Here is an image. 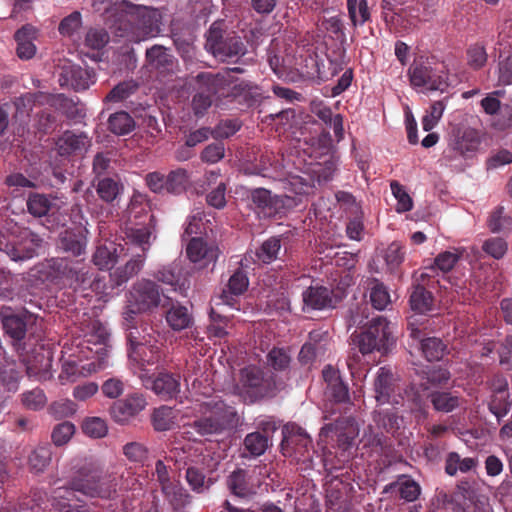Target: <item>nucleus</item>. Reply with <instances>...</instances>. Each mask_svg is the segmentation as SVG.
Instances as JSON below:
<instances>
[{"instance_id":"nucleus-22","label":"nucleus","mask_w":512,"mask_h":512,"mask_svg":"<svg viewBox=\"0 0 512 512\" xmlns=\"http://www.w3.org/2000/svg\"><path fill=\"white\" fill-rule=\"evenodd\" d=\"M123 247L109 239H101L92 256V261L100 270H110L120 258Z\"/></svg>"},{"instance_id":"nucleus-64","label":"nucleus","mask_w":512,"mask_h":512,"mask_svg":"<svg viewBox=\"0 0 512 512\" xmlns=\"http://www.w3.org/2000/svg\"><path fill=\"white\" fill-rule=\"evenodd\" d=\"M28 211L37 217L44 216L50 208L49 200L40 194H33L27 201Z\"/></svg>"},{"instance_id":"nucleus-31","label":"nucleus","mask_w":512,"mask_h":512,"mask_svg":"<svg viewBox=\"0 0 512 512\" xmlns=\"http://www.w3.org/2000/svg\"><path fill=\"white\" fill-rule=\"evenodd\" d=\"M160 488L164 498L174 509L182 508L190 502L189 494L175 479L162 485Z\"/></svg>"},{"instance_id":"nucleus-30","label":"nucleus","mask_w":512,"mask_h":512,"mask_svg":"<svg viewBox=\"0 0 512 512\" xmlns=\"http://www.w3.org/2000/svg\"><path fill=\"white\" fill-rule=\"evenodd\" d=\"M67 69L66 84L69 83L75 91L86 90L95 82L93 72L87 68L71 65L69 67L66 66Z\"/></svg>"},{"instance_id":"nucleus-26","label":"nucleus","mask_w":512,"mask_h":512,"mask_svg":"<svg viewBox=\"0 0 512 512\" xmlns=\"http://www.w3.org/2000/svg\"><path fill=\"white\" fill-rule=\"evenodd\" d=\"M410 335L414 340L420 341V348L424 357L428 361L440 360L446 350V346L441 339L437 337H428L421 339V330L414 326V323L409 324Z\"/></svg>"},{"instance_id":"nucleus-50","label":"nucleus","mask_w":512,"mask_h":512,"mask_svg":"<svg viewBox=\"0 0 512 512\" xmlns=\"http://www.w3.org/2000/svg\"><path fill=\"white\" fill-rule=\"evenodd\" d=\"M510 406L508 392L492 394L488 405L490 412L497 418L498 422L508 414Z\"/></svg>"},{"instance_id":"nucleus-12","label":"nucleus","mask_w":512,"mask_h":512,"mask_svg":"<svg viewBox=\"0 0 512 512\" xmlns=\"http://www.w3.org/2000/svg\"><path fill=\"white\" fill-rule=\"evenodd\" d=\"M169 458L179 466L200 465L207 473L217 469L218 459L211 453H204V444L200 441L176 442L170 451Z\"/></svg>"},{"instance_id":"nucleus-43","label":"nucleus","mask_w":512,"mask_h":512,"mask_svg":"<svg viewBox=\"0 0 512 512\" xmlns=\"http://www.w3.org/2000/svg\"><path fill=\"white\" fill-rule=\"evenodd\" d=\"M190 176L185 169L172 170L166 176V191L170 193H181L189 184Z\"/></svg>"},{"instance_id":"nucleus-35","label":"nucleus","mask_w":512,"mask_h":512,"mask_svg":"<svg viewBox=\"0 0 512 512\" xmlns=\"http://www.w3.org/2000/svg\"><path fill=\"white\" fill-rule=\"evenodd\" d=\"M229 489L239 497H246L255 493V488L249 483L247 472L244 470L234 471L227 480Z\"/></svg>"},{"instance_id":"nucleus-29","label":"nucleus","mask_w":512,"mask_h":512,"mask_svg":"<svg viewBox=\"0 0 512 512\" xmlns=\"http://www.w3.org/2000/svg\"><path fill=\"white\" fill-rule=\"evenodd\" d=\"M249 285V280L246 274L240 270L236 271L228 281V289L224 290L219 297L216 305L224 304L232 307L234 305L233 296H238L244 293Z\"/></svg>"},{"instance_id":"nucleus-28","label":"nucleus","mask_w":512,"mask_h":512,"mask_svg":"<svg viewBox=\"0 0 512 512\" xmlns=\"http://www.w3.org/2000/svg\"><path fill=\"white\" fill-rule=\"evenodd\" d=\"M75 227L66 231V252H71L74 256H79L85 252L87 245L86 221L82 216Z\"/></svg>"},{"instance_id":"nucleus-23","label":"nucleus","mask_w":512,"mask_h":512,"mask_svg":"<svg viewBox=\"0 0 512 512\" xmlns=\"http://www.w3.org/2000/svg\"><path fill=\"white\" fill-rule=\"evenodd\" d=\"M64 276V260L61 258L47 259L31 269L29 277L47 284H57Z\"/></svg>"},{"instance_id":"nucleus-32","label":"nucleus","mask_w":512,"mask_h":512,"mask_svg":"<svg viewBox=\"0 0 512 512\" xmlns=\"http://www.w3.org/2000/svg\"><path fill=\"white\" fill-rule=\"evenodd\" d=\"M36 247L34 239L27 237L18 242L7 243L5 251L13 261H24L36 255Z\"/></svg>"},{"instance_id":"nucleus-41","label":"nucleus","mask_w":512,"mask_h":512,"mask_svg":"<svg viewBox=\"0 0 512 512\" xmlns=\"http://www.w3.org/2000/svg\"><path fill=\"white\" fill-rule=\"evenodd\" d=\"M20 372L14 363H0V384L9 392L19 387Z\"/></svg>"},{"instance_id":"nucleus-40","label":"nucleus","mask_w":512,"mask_h":512,"mask_svg":"<svg viewBox=\"0 0 512 512\" xmlns=\"http://www.w3.org/2000/svg\"><path fill=\"white\" fill-rule=\"evenodd\" d=\"M199 465H191L187 467L186 480L191 489L197 493H202L208 489L212 482V479L206 478L204 472L200 470Z\"/></svg>"},{"instance_id":"nucleus-11","label":"nucleus","mask_w":512,"mask_h":512,"mask_svg":"<svg viewBox=\"0 0 512 512\" xmlns=\"http://www.w3.org/2000/svg\"><path fill=\"white\" fill-rule=\"evenodd\" d=\"M393 344L390 324L381 316L373 318L368 327L357 336V345L363 355L374 351L386 353Z\"/></svg>"},{"instance_id":"nucleus-54","label":"nucleus","mask_w":512,"mask_h":512,"mask_svg":"<svg viewBox=\"0 0 512 512\" xmlns=\"http://www.w3.org/2000/svg\"><path fill=\"white\" fill-rule=\"evenodd\" d=\"M430 398L434 408L441 412H450L459 405V398L448 392H435Z\"/></svg>"},{"instance_id":"nucleus-55","label":"nucleus","mask_w":512,"mask_h":512,"mask_svg":"<svg viewBox=\"0 0 512 512\" xmlns=\"http://www.w3.org/2000/svg\"><path fill=\"white\" fill-rule=\"evenodd\" d=\"M488 226L494 233L508 231L512 226V219L510 216L504 214L503 206H498L491 213Z\"/></svg>"},{"instance_id":"nucleus-2","label":"nucleus","mask_w":512,"mask_h":512,"mask_svg":"<svg viewBox=\"0 0 512 512\" xmlns=\"http://www.w3.org/2000/svg\"><path fill=\"white\" fill-rule=\"evenodd\" d=\"M162 12L154 7L125 2L116 23V35L131 43L157 37L162 31Z\"/></svg>"},{"instance_id":"nucleus-47","label":"nucleus","mask_w":512,"mask_h":512,"mask_svg":"<svg viewBox=\"0 0 512 512\" xmlns=\"http://www.w3.org/2000/svg\"><path fill=\"white\" fill-rule=\"evenodd\" d=\"M410 305L414 311L425 313L432 308V295L422 286H416L410 296Z\"/></svg>"},{"instance_id":"nucleus-27","label":"nucleus","mask_w":512,"mask_h":512,"mask_svg":"<svg viewBox=\"0 0 512 512\" xmlns=\"http://www.w3.org/2000/svg\"><path fill=\"white\" fill-rule=\"evenodd\" d=\"M304 306L314 310L334 307L332 292L322 286L309 287L303 292Z\"/></svg>"},{"instance_id":"nucleus-15","label":"nucleus","mask_w":512,"mask_h":512,"mask_svg":"<svg viewBox=\"0 0 512 512\" xmlns=\"http://www.w3.org/2000/svg\"><path fill=\"white\" fill-rule=\"evenodd\" d=\"M205 47L222 62L230 61L246 53V47L241 38L234 36L223 40L222 31L216 23L210 27L207 33Z\"/></svg>"},{"instance_id":"nucleus-3","label":"nucleus","mask_w":512,"mask_h":512,"mask_svg":"<svg viewBox=\"0 0 512 512\" xmlns=\"http://www.w3.org/2000/svg\"><path fill=\"white\" fill-rule=\"evenodd\" d=\"M0 318L5 334L13 340V345L17 347L28 376L41 377L50 367V358L45 355L43 345L30 349L24 342L31 315L14 313L8 309L0 313Z\"/></svg>"},{"instance_id":"nucleus-24","label":"nucleus","mask_w":512,"mask_h":512,"mask_svg":"<svg viewBox=\"0 0 512 512\" xmlns=\"http://www.w3.org/2000/svg\"><path fill=\"white\" fill-rule=\"evenodd\" d=\"M37 38L38 29L31 24L23 25L15 32L16 54L21 60H30L35 56L37 47L34 41Z\"/></svg>"},{"instance_id":"nucleus-51","label":"nucleus","mask_w":512,"mask_h":512,"mask_svg":"<svg viewBox=\"0 0 512 512\" xmlns=\"http://www.w3.org/2000/svg\"><path fill=\"white\" fill-rule=\"evenodd\" d=\"M82 431L90 438H103L108 433V426L100 417H88L82 423Z\"/></svg>"},{"instance_id":"nucleus-57","label":"nucleus","mask_w":512,"mask_h":512,"mask_svg":"<svg viewBox=\"0 0 512 512\" xmlns=\"http://www.w3.org/2000/svg\"><path fill=\"white\" fill-rule=\"evenodd\" d=\"M51 460V452L46 447H38L29 456L31 470L36 473L44 471Z\"/></svg>"},{"instance_id":"nucleus-20","label":"nucleus","mask_w":512,"mask_h":512,"mask_svg":"<svg viewBox=\"0 0 512 512\" xmlns=\"http://www.w3.org/2000/svg\"><path fill=\"white\" fill-rule=\"evenodd\" d=\"M330 433H335L339 445L343 450H347L358 436L359 428L354 419L344 418L337 420L334 424L323 426L320 431V437H327Z\"/></svg>"},{"instance_id":"nucleus-60","label":"nucleus","mask_w":512,"mask_h":512,"mask_svg":"<svg viewBox=\"0 0 512 512\" xmlns=\"http://www.w3.org/2000/svg\"><path fill=\"white\" fill-rule=\"evenodd\" d=\"M119 191L120 186L118 182L111 178H104L98 182L97 193L99 197L106 202H112L115 200Z\"/></svg>"},{"instance_id":"nucleus-52","label":"nucleus","mask_w":512,"mask_h":512,"mask_svg":"<svg viewBox=\"0 0 512 512\" xmlns=\"http://www.w3.org/2000/svg\"><path fill=\"white\" fill-rule=\"evenodd\" d=\"M280 249V239L273 237L266 240L261 245L260 249L255 253V256L259 261L268 264L277 259Z\"/></svg>"},{"instance_id":"nucleus-5","label":"nucleus","mask_w":512,"mask_h":512,"mask_svg":"<svg viewBox=\"0 0 512 512\" xmlns=\"http://www.w3.org/2000/svg\"><path fill=\"white\" fill-rule=\"evenodd\" d=\"M126 239L138 246L142 252H147L155 239L154 230L150 226L152 216L149 215V205L146 195L135 192L127 208Z\"/></svg>"},{"instance_id":"nucleus-46","label":"nucleus","mask_w":512,"mask_h":512,"mask_svg":"<svg viewBox=\"0 0 512 512\" xmlns=\"http://www.w3.org/2000/svg\"><path fill=\"white\" fill-rule=\"evenodd\" d=\"M446 109L444 101H434L422 118L421 124L424 131L429 132L437 126Z\"/></svg>"},{"instance_id":"nucleus-56","label":"nucleus","mask_w":512,"mask_h":512,"mask_svg":"<svg viewBox=\"0 0 512 512\" xmlns=\"http://www.w3.org/2000/svg\"><path fill=\"white\" fill-rule=\"evenodd\" d=\"M146 59L152 67L158 69L167 66L171 62L172 56L163 46L154 45L147 49Z\"/></svg>"},{"instance_id":"nucleus-59","label":"nucleus","mask_w":512,"mask_h":512,"mask_svg":"<svg viewBox=\"0 0 512 512\" xmlns=\"http://www.w3.org/2000/svg\"><path fill=\"white\" fill-rule=\"evenodd\" d=\"M483 251L494 259H501L507 252L508 245L503 238L492 237L484 241Z\"/></svg>"},{"instance_id":"nucleus-10","label":"nucleus","mask_w":512,"mask_h":512,"mask_svg":"<svg viewBox=\"0 0 512 512\" xmlns=\"http://www.w3.org/2000/svg\"><path fill=\"white\" fill-rule=\"evenodd\" d=\"M410 85L415 89L444 91L448 87V75L443 67L434 65L432 59L419 57L408 69Z\"/></svg>"},{"instance_id":"nucleus-38","label":"nucleus","mask_w":512,"mask_h":512,"mask_svg":"<svg viewBox=\"0 0 512 512\" xmlns=\"http://www.w3.org/2000/svg\"><path fill=\"white\" fill-rule=\"evenodd\" d=\"M389 487H397L400 497L407 502L415 501L421 493L420 485L411 477L406 475L400 476L398 480L395 483H392Z\"/></svg>"},{"instance_id":"nucleus-62","label":"nucleus","mask_w":512,"mask_h":512,"mask_svg":"<svg viewBox=\"0 0 512 512\" xmlns=\"http://www.w3.org/2000/svg\"><path fill=\"white\" fill-rule=\"evenodd\" d=\"M461 257L459 250L454 249L440 253L434 260V265L442 272L450 271Z\"/></svg>"},{"instance_id":"nucleus-21","label":"nucleus","mask_w":512,"mask_h":512,"mask_svg":"<svg viewBox=\"0 0 512 512\" xmlns=\"http://www.w3.org/2000/svg\"><path fill=\"white\" fill-rule=\"evenodd\" d=\"M69 286L75 293L82 297L90 295L89 290L99 287V281H93L89 274V268L85 264L77 263L66 271V287Z\"/></svg>"},{"instance_id":"nucleus-7","label":"nucleus","mask_w":512,"mask_h":512,"mask_svg":"<svg viewBox=\"0 0 512 512\" xmlns=\"http://www.w3.org/2000/svg\"><path fill=\"white\" fill-rule=\"evenodd\" d=\"M160 302L161 293L156 283L147 279L134 283L127 294V305L122 312L123 327H137L136 315L157 308Z\"/></svg>"},{"instance_id":"nucleus-25","label":"nucleus","mask_w":512,"mask_h":512,"mask_svg":"<svg viewBox=\"0 0 512 512\" xmlns=\"http://www.w3.org/2000/svg\"><path fill=\"white\" fill-rule=\"evenodd\" d=\"M144 386L163 399L173 398L180 391L179 378L170 373H160L153 380L144 381Z\"/></svg>"},{"instance_id":"nucleus-58","label":"nucleus","mask_w":512,"mask_h":512,"mask_svg":"<svg viewBox=\"0 0 512 512\" xmlns=\"http://www.w3.org/2000/svg\"><path fill=\"white\" fill-rule=\"evenodd\" d=\"M22 404L30 410L42 409L47 401V398L42 389L36 388L26 391L21 395Z\"/></svg>"},{"instance_id":"nucleus-48","label":"nucleus","mask_w":512,"mask_h":512,"mask_svg":"<svg viewBox=\"0 0 512 512\" xmlns=\"http://www.w3.org/2000/svg\"><path fill=\"white\" fill-rule=\"evenodd\" d=\"M244 446L252 456H260L269 446V437L260 432L249 433L244 439Z\"/></svg>"},{"instance_id":"nucleus-39","label":"nucleus","mask_w":512,"mask_h":512,"mask_svg":"<svg viewBox=\"0 0 512 512\" xmlns=\"http://www.w3.org/2000/svg\"><path fill=\"white\" fill-rule=\"evenodd\" d=\"M134 126V120L124 111L116 112L108 119V128L115 135H126L134 129Z\"/></svg>"},{"instance_id":"nucleus-16","label":"nucleus","mask_w":512,"mask_h":512,"mask_svg":"<svg viewBox=\"0 0 512 512\" xmlns=\"http://www.w3.org/2000/svg\"><path fill=\"white\" fill-rule=\"evenodd\" d=\"M236 393L248 402L273 395L271 383L263 378L262 372L255 366H249L241 371V385L236 387Z\"/></svg>"},{"instance_id":"nucleus-49","label":"nucleus","mask_w":512,"mask_h":512,"mask_svg":"<svg viewBox=\"0 0 512 512\" xmlns=\"http://www.w3.org/2000/svg\"><path fill=\"white\" fill-rule=\"evenodd\" d=\"M347 6L353 25H363L370 18L366 0H347Z\"/></svg>"},{"instance_id":"nucleus-17","label":"nucleus","mask_w":512,"mask_h":512,"mask_svg":"<svg viewBox=\"0 0 512 512\" xmlns=\"http://www.w3.org/2000/svg\"><path fill=\"white\" fill-rule=\"evenodd\" d=\"M146 406L147 401L143 394L132 393L124 399L114 402L110 414L116 423L126 424L143 411Z\"/></svg>"},{"instance_id":"nucleus-53","label":"nucleus","mask_w":512,"mask_h":512,"mask_svg":"<svg viewBox=\"0 0 512 512\" xmlns=\"http://www.w3.org/2000/svg\"><path fill=\"white\" fill-rule=\"evenodd\" d=\"M390 188L393 196L397 200L396 211L398 213L408 212L413 208V200L407 193L403 185L397 181L390 183Z\"/></svg>"},{"instance_id":"nucleus-6","label":"nucleus","mask_w":512,"mask_h":512,"mask_svg":"<svg viewBox=\"0 0 512 512\" xmlns=\"http://www.w3.org/2000/svg\"><path fill=\"white\" fill-rule=\"evenodd\" d=\"M292 194L272 195L264 188H258L252 191V202L259 209V213L265 217H272L285 210L297 206L301 202L302 196L309 193L311 186L304 183L298 176L292 177L289 183Z\"/></svg>"},{"instance_id":"nucleus-42","label":"nucleus","mask_w":512,"mask_h":512,"mask_svg":"<svg viewBox=\"0 0 512 512\" xmlns=\"http://www.w3.org/2000/svg\"><path fill=\"white\" fill-rule=\"evenodd\" d=\"M90 146L89 137L83 133L66 131V154L83 155Z\"/></svg>"},{"instance_id":"nucleus-9","label":"nucleus","mask_w":512,"mask_h":512,"mask_svg":"<svg viewBox=\"0 0 512 512\" xmlns=\"http://www.w3.org/2000/svg\"><path fill=\"white\" fill-rule=\"evenodd\" d=\"M480 143V137L474 129L458 130L449 138L442 160L447 166L463 170L466 166V160L475 156Z\"/></svg>"},{"instance_id":"nucleus-1","label":"nucleus","mask_w":512,"mask_h":512,"mask_svg":"<svg viewBox=\"0 0 512 512\" xmlns=\"http://www.w3.org/2000/svg\"><path fill=\"white\" fill-rule=\"evenodd\" d=\"M83 338H75L66 347V380L85 378L110 365V333L97 319L82 329Z\"/></svg>"},{"instance_id":"nucleus-61","label":"nucleus","mask_w":512,"mask_h":512,"mask_svg":"<svg viewBox=\"0 0 512 512\" xmlns=\"http://www.w3.org/2000/svg\"><path fill=\"white\" fill-rule=\"evenodd\" d=\"M290 360V355L282 348H273L267 355V362L274 370H286Z\"/></svg>"},{"instance_id":"nucleus-19","label":"nucleus","mask_w":512,"mask_h":512,"mask_svg":"<svg viewBox=\"0 0 512 512\" xmlns=\"http://www.w3.org/2000/svg\"><path fill=\"white\" fill-rule=\"evenodd\" d=\"M396 382L391 370L387 367L378 369L375 381V400L378 404H398L399 396L395 393Z\"/></svg>"},{"instance_id":"nucleus-4","label":"nucleus","mask_w":512,"mask_h":512,"mask_svg":"<svg viewBox=\"0 0 512 512\" xmlns=\"http://www.w3.org/2000/svg\"><path fill=\"white\" fill-rule=\"evenodd\" d=\"M103 468V462L94 456L75 460L72 465L71 489L91 497H110L117 485Z\"/></svg>"},{"instance_id":"nucleus-36","label":"nucleus","mask_w":512,"mask_h":512,"mask_svg":"<svg viewBox=\"0 0 512 512\" xmlns=\"http://www.w3.org/2000/svg\"><path fill=\"white\" fill-rule=\"evenodd\" d=\"M477 465V460L472 457L461 458L456 452H451L446 458V473L454 476L457 472L467 473L474 469Z\"/></svg>"},{"instance_id":"nucleus-14","label":"nucleus","mask_w":512,"mask_h":512,"mask_svg":"<svg viewBox=\"0 0 512 512\" xmlns=\"http://www.w3.org/2000/svg\"><path fill=\"white\" fill-rule=\"evenodd\" d=\"M226 75H229V71L216 75L211 73H200L197 75L196 80L199 91L194 95L192 100V107L195 114H203L211 106L212 95L224 94L222 90L228 84Z\"/></svg>"},{"instance_id":"nucleus-8","label":"nucleus","mask_w":512,"mask_h":512,"mask_svg":"<svg viewBox=\"0 0 512 512\" xmlns=\"http://www.w3.org/2000/svg\"><path fill=\"white\" fill-rule=\"evenodd\" d=\"M194 409L200 415V418L194 422V428L202 436L221 433L234 422L236 417L234 408L220 400L212 399L196 403Z\"/></svg>"},{"instance_id":"nucleus-63","label":"nucleus","mask_w":512,"mask_h":512,"mask_svg":"<svg viewBox=\"0 0 512 512\" xmlns=\"http://www.w3.org/2000/svg\"><path fill=\"white\" fill-rule=\"evenodd\" d=\"M147 453L146 447L139 442H129L123 446V454L131 462H144L147 458Z\"/></svg>"},{"instance_id":"nucleus-18","label":"nucleus","mask_w":512,"mask_h":512,"mask_svg":"<svg viewBox=\"0 0 512 512\" xmlns=\"http://www.w3.org/2000/svg\"><path fill=\"white\" fill-rule=\"evenodd\" d=\"M186 254L198 269H203L216 262L219 250L214 244L195 237L187 244Z\"/></svg>"},{"instance_id":"nucleus-45","label":"nucleus","mask_w":512,"mask_h":512,"mask_svg":"<svg viewBox=\"0 0 512 512\" xmlns=\"http://www.w3.org/2000/svg\"><path fill=\"white\" fill-rule=\"evenodd\" d=\"M284 440L289 445H301L307 449L311 444V439L306 431L296 424L286 425L283 429Z\"/></svg>"},{"instance_id":"nucleus-37","label":"nucleus","mask_w":512,"mask_h":512,"mask_svg":"<svg viewBox=\"0 0 512 512\" xmlns=\"http://www.w3.org/2000/svg\"><path fill=\"white\" fill-rule=\"evenodd\" d=\"M176 424V411L168 406L156 408L152 414V425L156 431H167Z\"/></svg>"},{"instance_id":"nucleus-33","label":"nucleus","mask_w":512,"mask_h":512,"mask_svg":"<svg viewBox=\"0 0 512 512\" xmlns=\"http://www.w3.org/2000/svg\"><path fill=\"white\" fill-rule=\"evenodd\" d=\"M166 322L172 330L181 331L193 324V316L185 306L172 305L166 313Z\"/></svg>"},{"instance_id":"nucleus-13","label":"nucleus","mask_w":512,"mask_h":512,"mask_svg":"<svg viewBox=\"0 0 512 512\" xmlns=\"http://www.w3.org/2000/svg\"><path fill=\"white\" fill-rule=\"evenodd\" d=\"M129 343V358L140 364L153 365L157 363L162 352L159 345L152 343L151 335H141L138 327L125 328Z\"/></svg>"},{"instance_id":"nucleus-34","label":"nucleus","mask_w":512,"mask_h":512,"mask_svg":"<svg viewBox=\"0 0 512 512\" xmlns=\"http://www.w3.org/2000/svg\"><path fill=\"white\" fill-rule=\"evenodd\" d=\"M145 253L131 258L124 266L117 268L111 277L117 286L126 283L135 276L143 267L145 262Z\"/></svg>"},{"instance_id":"nucleus-44","label":"nucleus","mask_w":512,"mask_h":512,"mask_svg":"<svg viewBox=\"0 0 512 512\" xmlns=\"http://www.w3.org/2000/svg\"><path fill=\"white\" fill-rule=\"evenodd\" d=\"M370 290V300L375 309L384 310L391 303L389 291L383 283L373 280Z\"/></svg>"}]
</instances>
